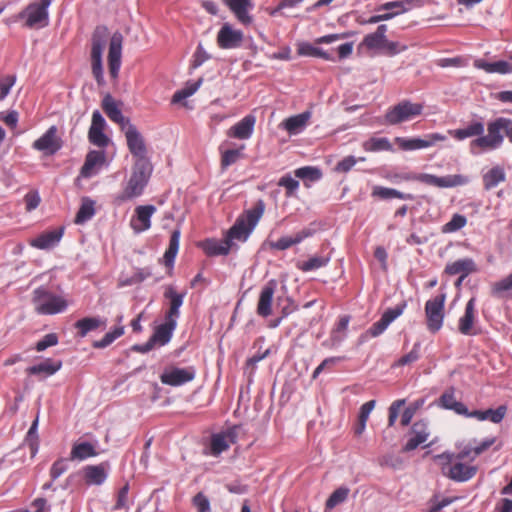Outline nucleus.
Segmentation results:
<instances>
[{"label":"nucleus","instance_id":"nucleus-1","mask_svg":"<svg viewBox=\"0 0 512 512\" xmlns=\"http://www.w3.org/2000/svg\"><path fill=\"white\" fill-rule=\"evenodd\" d=\"M108 41L109 74L113 80H116L121 67L123 35L118 31L110 35L106 26L98 25L91 36L90 60L92 75L99 86L105 84L102 56Z\"/></svg>","mask_w":512,"mask_h":512},{"label":"nucleus","instance_id":"nucleus-2","mask_svg":"<svg viewBox=\"0 0 512 512\" xmlns=\"http://www.w3.org/2000/svg\"><path fill=\"white\" fill-rule=\"evenodd\" d=\"M434 462L440 468L441 473L456 482H466L473 478L477 473V466L471 465L469 451H460L459 453L444 452L433 457Z\"/></svg>","mask_w":512,"mask_h":512},{"label":"nucleus","instance_id":"nucleus-3","mask_svg":"<svg viewBox=\"0 0 512 512\" xmlns=\"http://www.w3.org/2000/svg\"><path fill=\"white\" fill-rule=\"evenodd\" d=\"M264 211L265 203L260 199L251 209L245 210L237 217L235 223L225 234L232 246L234 241L245 242L249 238L262 218Z\"/></svg>","mask_w":512,"mask_h":512},{"label":"nucleus","instance_id":"nucleus-4","mask_svg":"<svg viewBox=\"0 0 512 512\" xmlns=\"http://www.w3.org/2000/svg\"><path fill=\"white\" fill-rule=\"evenodd\" d=\"M152 164L133 163L131 175L123 190L114 198L118 205L141 196L152 174Z\"/></svg>","mask_w":512,"mask_h":512},{"label":"nucleus","instance_id":"nucleus-5","mask_svg":"<svg viewBox=\"0 0 512 512\" xmlns=\"http://www.w3.org/2000/svg\"><path fill=\"white\" fill-rule=\"evenodd\" d=\"M507 118L499 117L494 121H491L487 125V135L478 137L470 142V151L472 154H480L485 151H491L499 148L504 141V137L501 134H506L507 129Z\"/></svg>","mask_w":512,"mask_h":512},{"label":"nucleus","instance_id":"nucleus-6","mask_svg":"<svg viewBox=\"0 0 512 512\" xmlns=\"http://www.w3.org/2000/svg\"><path fill=\"white\" fill-rule=\"evenodd\" d=\"M394 181H418L426 185L434 186L437 188H453L458 186L466 185L469 182V178L465 175L455 174L446 176H436L427 173H404L396 174L393 176Z\"/></svg>","mask_w":512,"mask_h":512},{"label":"nucleus","instance_id":"nucleus-7","mask_svg":"<svg viewBox=\"0 0 512 512\" xmlns=\"http://www.w3.org/2000/svg\"><path fill=\"white\" fill-rule=\"evenodd\" d=\"M32 303L35 311L41 315L58 314L68 307V302L63 296L57 295L43 286L33 291Z\"/></svg>","mask_w":512,"mask_h":512},{"label":"nucleus","instance_id":"nucleus-8","mask_svg":"<svg viewBox=\"0 0 512 512\" xmlns=\"http://www.w3.org/2000/svg\"><path fill=\"white\" fill-rule=\"evenodd\" d=\"M51 0H36L28 4L16 16L17 20L23 21V26L29 29H39L49 24L48 8Z\"/></svg>","mask_w":512,"mask_h":512},{"label":"nucleus","instance_id":"nucleus-9","mask_svg":"<svg viewBox=\"0 0 512 512\" xmlns=\"http://www.w3.org/2000/svg\"><path fill=\"white\" fill-rule=\"evenodd\" d=\"M446 293L442 292L426 301L424 312L426 327L429 332L437 333L443 326L445 318Z\"/></svg>","mask_w":512,"mask_h":512},{"label":"nucleus","instance_id":"nucleus-10","mask_svg":"<svg viewBox=\"0 0 512 512\" xmlns=\"http://www.w3.org/2000/svg\"><path fill=\"white\" fill-rule=\"evenodd\" d=\"M423 104L413 103L403 100L398 104L390 107L385 114V121L390 125H397L402 122L410 121L420 116L423 112Z\"/></svg>","mask_w":512,"mask_h":512},{"label":"nucleus","instance_id":"nucleus-11","mask_svg":"<svg viewBox=\"0 0 512 512\" xmlns=\"http://www.w3.org/2000/svg\"><path fill=\"white\" fill-rule=\"evenodd\" d=\"M123 132L125 134L128 150L135 158L134 163L142 162L143 164H151L147 157L148 150L145 139L136 126L133 124L128 125Z\"/></svg>","mask_w":512,"mask_h":512},{"label":"nucleus","instance_id":"nucleus-12","mask_svg":"<svg viewBox=\"0 0 512 512\" xmlns=\"http://www.w3.org/2000/svg\"><path fill=\"white\" fill-rule=\"evenodd\" d=\"M195 376L196 370L193 366L186 368L172 367L160 375V381L162 384L169 386H181L191 382Z\"/></svg>","mask_w":512,"mask_h":512},{"label":"nucleus","instance_id":"nucleus-13","mask_svg":"<svg viewBox=\"0 0 512 512\" xmlns=\"http://www.w3.org/2000/svg\"><path fill=\"white\" fill-rule=\"evenodd\" d=\"M406 307L407 303L403 301L397 304L395 307L385 310L381 318L373 323L368 329L367 332L369 335L371 337H378L381 335L395 319L403 314Z\"/></svg>","mask_w":512,"mask_h":512},{"label":"nucleus","instance_id":"nucleus-14","mask_svg":"<svg viewBox=\"0 0 512 512\" xmlns=\"http://www.w3.org/2000/svg\"><path fill=\"white\" fill-rule=\"evenodd\" d=\"M445 139L446 137L440 133H431L426 135L423 139L396 137L395 142L401 150L412 151L431 147L437 142L444 141Z\"/></svg>","mask_w":512,"mask_h":512},{"label":"nucleus","instance_id":"nucleus-15","mask_svg":"<svg viewBox=\"0 0 512 512\" xmlns=\"http://www.w3.org/2000/svg\"><path fill=\"white\" fill-rule=\"evenodd\" d=\"M237 427H231L226 431L213 434L210 440V455L219 456L222 452L229 449V447L234 444L237 440L238 431Z\"/></svg>","mask_w":512,"mask_h":512},{"label":"nucleus","instance_id":"nucleus-16","mask_svg":"<svg viewBox=\"0 0 512 512\" xmlns=\"http://www.w3.org/2000/svg\"><path fill=\"white\" fill-rule=\"evenodd\" d=\"M109 470L110 464L106 461L97 465L84 466L81 474L87 486H100L107 480Z\"/></svg>","mask_w":512,"mask_h":512},{"label":"nucleus","instance_id":"nucleus-17","mask_svg":"<svg viewBox=\"0 0 512 512\" xmlns=\"http://www.w3.org/2000/svg\"><path fill=\"white\" fill-rule=\"evenodd\" d=\"M106 126L105 119L101 113L96 110L92 114V123L89 128L88 138L89 141L100 148H104L109 143V138L104 134V128Z\"/></svg>","mask_w":512,"mask_h":512},{"label":"nucleus","instance_id":"nucleus-18","mask_svg":"<svg viewBox=\"0 0 512 512\" xmlns=\"http://www.w3.org/2000/svg\"><path fill=\"white\" fill-rule=\"evenodd\" d=\"M61 140L57 137V128L51 126L40 138L33 142L35 150L42 151L46 155H53L61 148Z\"/></svg>","mask_w":512,"mask_h":512},{"label":"nucleus","instance_id":"nucleus-19","mask_svg":"<svg viewBox=\"0 0 512 512\" xmlns=\"http://www.w3.org/2000/svg\"><path fill=\"white\" fill-rule=\"evenodd\" d=\"M154 205H140L135 208V214L130 220V226L136 233L147 231L151 227V217L156 212Z\"/></svg>","mask_w":512,"mask_h":512},{"label":"nucleus","instance_id":"nucleus-20","mask_svg":"<svg viewBox=\"0 0 512 512\" xmlns=\"http://www.w3.org/2000/svg\"><path fill=\"white\" fill-rule=\"evenodd\" d=\"M243 37L242 31L233 29L230 24L225 23L218 31L217 45L221 49L238 48L243 42Z\"/></svg>","mask_w":512,"mask_h":512},{"label":"nucleus","instance_id":"nucleus-21","mask_svg":"<svg viewBox=\"0 0 512 512\" xmlns=\"http://www.w3.org/2000/svg\"><path fill=\"white\" fill-rule=\"evenodd\" d=\"M223 3L233 13L235 18L243 25L252 23L250 11L253 9V0H223Z\"/></svg>","mask_w":512,"mask_h":512},{"label":"nucleus","instance_id":"nucleus-22","mask_svg":"<svg viewBox=\"0 0 512 512\" xmlns=\"http://www.w3.org/2000/svg\"><path fill=\"white\" fill-rule=\"evenodd\" d=\"M476 299L472 297L465 306L464 314L459 318L458 330L461 334L472 336L477 335L478 331L474 328L476 321Z\"/></svg>","mask_w":512,"mask_h":512},{"label":"nucleus","instance_id":"nucleus-23","mask_svg":"<svg viewBox=\"0 0 512 512\" xmlns=\"http://www.w3.org/2000/svg\"><path fill=\"white\" fill-rule=\"evenodd\" d=\"M276 286V281L270 280L261 289L256 310L259 316L266 318L272 314V303Z\"/></svg>","mask_w":512,"mask_h":512},{"label":"nucleus","instance_id":"nucleus-24","mask_svg":"<svg viewBox=\"0 0 512 512\" xmlns=\"http://www.w3.org/2000/svg\"><path fill=\"white\" fill-rule=\"evenodd\" d=\"M411 434L412 436L403 447L405 452L415 450L419 445L428 440L430 435L428 423L424 420L416 421L411 427Z\"/></svg>","mask_w":512,"mask_h":512},{"label":"nucleus","instance_id":"nucleus-25","mask_svg":"<svg viewBox=\"0 0 512 512\" xmlns=\"http://www.w3.org/2000/svg\"><path fill=\"white\" fill-rule=\"evenodd\" d=\"M105 153L103 151L92 150L87 153L85 162L80 170V176L90 178L97 174L99 169L105 163Z\"/></svg>","mask_w":512,"mask_h":512},{"label":"nucleus","instance_id":"nucleus-26","mask_svg":"<svg viewBox=\"0 0 512 512\" xmlns=\"http://www.w3.org/2000/svg\"><path fill=\"white\" fill-rule=\"evenodd\" d=\"M102 109L108 116V118L118 124L120 129L123 131L128 127V125H132L130 120L122 114V111L118 108L115 100L111 95H106L102 101Z\"/></svg>","mask_w":512,"mask_h":512},{"label":"nucleus","instance_id":"nucleus-27","mask_svg":"<svg viewBox=\"0 0 512 512\" xmlns=\"http://www.w3.org/2000/svg\"><path fill=\"white\" fill-rule=\"evenodd\" d=\"M164 297L169 300V308L165 312V319L174 320L180 316V307L183 304L185 293H178L174 287L167 286L164 291Z\"/></svg>","mask_w":512,"mask_h":512},{"label":"nucleus","instance_id":"nucleus-28","mask_svg":"<svg viewBox=\"0 0 512 512\" xmlns=\"http://www.w3.org/2000/svg\"><path fill=\"white\" fill-rule=\"evenodd\" d=\"M64 233V228L60 227L51 231H45L37 237L30 240L29 244L37 249H49L57 245Z\"/></svg>","mask_w":512,"mask_h":512},{"label":"nucleus","instance_id":"nucleus-29","mask_svg":"<svg viewBox=\"0 0 512 512\" xmlns=\"http://www.w3.org/2000/svg\"><path fill=\"white\" fill-rule=\"evenodd\" d=\"M255 123V116L247 115L232 127H230L227 131V135L231 138L240 140L249 139L254 131Z\"/></svg>","mask_w":512,"mask_h":512},{"label":"nucleus","instance_id":"nucleus-30","mask_svg":"<svg viewBox=\"0 0 512 512\" xmlns=\"http://www.w3.org/2000/svg\"><path fill=\"white\" fill-rule=\"evenodd\" d=\"M199 247L202 248L204 253L207 256H226L229 254L232 245L228 241L227 237L224 236L222 240H217L214 238L205 239L204 241L199 243Z\"/></svg>","mask_w":512,"mask_h":512},{"label":"nucleus","instance_id":"nucleus-31","mask_svg":"<svg viewBox=\"0 0 512 512\" xmlns=\"http://www.w3.org/2000/svg\"><path fill=\"white\" fill-rule=\"evenodd\" d=\"M387 31V25H379L375 32L367 34L363 38L359 45V48H365L367 50H383L387 38Z\"/></svg>","mask_w":512,"mask_h":512},{"label":"nucleus","instance_id":"nucleus-32","mask_svg":"<svg viewBox=\"0 0 512 512\" xmlns=\"http://www.w3.org/2000/svg\"><path fill=\"white\" fill-rule=\"evenodd\" d=\"M313 231L311 229H303L293 236H283L279 238L277 241L269 242V247L274 250L283 251L289 249L290 247L301 243L304 239L312 236Z\"/></svg>","mask_w":512,"mask_h":512},{"label":"nucleus","instance_id":"nucleus-33","mask_svg":"<svg viewBox=\"0 0 512 512\" xmlns=\"http://www.w3.org/2000/svg\"><path fill=\"white\" fill-rule=\"evenodd\" d=\"M176 326L177 322L174 320L165 319L164 323L155 328L152 336L150 337L152 342H154L156 346L166 345L171 340Z\"/></svg>","mask_w":512,"mask_h":512},{"label":"nucleus","instance_id":"nucleus-34","mask_svg":"<svg viewBox=\"0 0 512 512\" xmlns=\"http://www.w3.org/2000/svg\"><path fill=\"white\" fill-rule=\"evenodd\" d=\"M477 69L484 70L486 73H497L501 75L512 73V62L510 61H496L493 63L487 62L483 59H476L473 63Z\"/></svg>","mask_w":512,"mask_h":512},{"label":"nucleus","instance_id":"nucleus-35","mask_svg":"<svg viewBox=\"0 0 512 512\" xmlns=\"http://www.w3.org/2000/svg\"><path fill=\"white\" fill-rule=\"evenodd\" d=\"M311 115L312 114L310 111H305L295 116H291L282 122V126L289 134H298L306 127L311 118Z\"/></svg>","mask_w":512,"mask_h":512},{"label":"nucleus","instance_id":"nucleus-36","mask_svg":"<svg viewBox=\"0 0 512 512\" xmlns=\"http://www.w3.org/2000/svg\"><path fill=\"white\" fill-rule=\"evenodd\" d=\"M505 180V170L499 165L492 167L482 176L483 187L485 190H491Z\"/></svg>","mask_w":512,"mask_h":512},{"label":"nucleus","instance_id":"nucleus-37","mask_svg":"<svg viewBox=\"0 0 512 512\" xmlns=\"http://www.w3.org/2000/svg\"><path fill=\"white\" fill-rule=\"evenodd\" d=\"M95 446L89 442H76L73 444L70 452V460L83 461L85 459L97 456Z\"/></svg>","mask_w":512,"mask_h":512},{"label":"nucleus","instance_id":"nucleus-38","mask_svg":"<svg viewBox=\"0 0 512 512\" xmlns=\"http://www.w3.org/2000/svg\"><path fill=\"white\" fill-rule=\"evenodd\" d=\"M449 133L457 140H464L469 137H481L484 133V124L480 121L470 123L465 128L449 131Z\"/></svg>","mask_w":512,"mask_h":512},{"label":"nucleus","instance_id":"nucleus-39","mask_svg":"<svg viewBox=\"0 0 512 512\" xmlns=\"http://www.w3.org/2000/svg\"><path fill=\"white\" fill-rule=\"evenodd\" d=\"M472 271H474V262L471 259L457 260L445 267V273L448 275L461 274L460 280H463Z\"/></svg>","mask_w":512,"mask_h":512},{"label":"nucleus","instance_id":"nucleus-40","mask_svg":"<svg viewBox=\"0 0 512 512\" xmlns=\"http://www.w3.org/2000/svg\"><path fill=\"white\" fill-rule=\"evenodd\" d=\"M245 145H241L237 149H226L223 150L222 147H220V153H221V159H220V167L222 171H225L230 167L231 165L238 162L241 158L244 157V151Z\"/></svg>","mask_w":512,"mask_h":512},{"label":"nucleus","instance_id":"nucleus-41","mask_svg":"<svg viewBox=\"0 0 512 512\" xmlns=\"http://www.w3.org/2000/svg\"><path fill=\"white\" fill-rule=\"evenodd\" d=\"M362 148L366 152L393 151V146L386 137H371L362 143Z\"/></svg>","mask_w":512,"mask_h":512},{"label":"nucleus","instance_id":"nucleus-42","mask_svg":"<svg viewBox=\"0 0 512 512\" xmlns=\"http://www.w3.org/2000/svg\"><path fill=\"white\" fill-rule=\"evenodd\" d=\"M105 320L98 317H85L75 323L80 337H85L90 331L96 330L101 326H105Z\"/></svg>","mask_w":512,"mask_h":512},{"label":"nucleus","instance_id":"nucleus-43","mask_svg":"<svg viewBox=\"0 0 512 512\" xmlns=\"http://www.w3.org/2000/svg\"><path fill=\"white\" fill-rule=\"evenodd\" d=\"M61 366V361L46 359L37 365L29 367L27 372L31 375L45 374L46 376H50L56 373L61 368Z\"/></svg>","mask_w":512,"mask_h":512},{"label":"nucleus","instance_id":"nucleus-44","mask_svg":"<svg viewBox=\"0 0 512 512\" xmlns=\"http://www.w3.org/2000/svg\"><path fill=\"white\" fill-rule=\"evenodd\" d=\"M297 53L301 56L319 57L327 61L335 60L331 54L307 42H302L297 45Z\"/></svg>","mask_w":512,"mask_h":512},{"label":"nucleus","instance_id":"nucleus-45","mask_svg":"<svg viewBox=\"0 0 512 512\" xmlns=\"http://www.w3.org/2000/svg\"><path fill=\"white\" fill-rule=\"evenodd\" d=\"M95 214V202L90 198H83L81 206L75 216L76 224H83L90 220Z\"/></svg>","mask_w":512,"mask_h":512},{"label":"nucleus","instance_id":"nucleus-46","mask_svg":"<svg viewBox=\"0 0 512 512\" xmlns=\"http://www.w3.org/2000/svg\"><path fill=\"white\" fill-rule=\"evenodd\" d=\"M180 234V229H175L170 236L169 246L164 253V260L167 266H170L174 263L179 250Z\"/></svg>","mask_w":512,"mask_h":512},{"label":"nucleus","instance_id":"nucleus-47","mask_svg":"<svg viewBox=\"0 0 512 512\" xmlns=\"http://www.w3.org/2000/svg\"><path fill=\"white\" fill-rule=\"evenodd\" d=\"M329 261L330 258L327 256H313L307 261L298 262L296 267L303 272H309L325 267Z\"/></svg>","mask_w":512,"mask_h":512},{"label":"nucleus","instance_id":"nucleus-48","mask_svg":"<svg viewBox=\"0 0 512 512\" xmlns=\"http://www.w3.org/2000/svg\"><path fill=\"white\" fill-rule=\"evenodd\" d=\"M373 196H377L381 199L398 198L403 200H410L412 196L410 194H404L396 189L387 188L382 186H376L372 192Z\"/></svg>","mask_w":512,"mask_h":512},{"label":"nucleus","instance_id":"nucleus-49","mask_svg":"<svg viewBox=\"0 0 512 512\" xmlns=\"http://www.w3.org/2000/svg\"><path fill=\"white\" fill-rule=\"evenodd\" d=\"M350 489L348 487L341 486L337 488L326 500L325 509L332 510L337 505L345 502L348 498Z\"/></svg>","mask_w":512,"mask_h":512},{"label":"nucleus","instance_id":"nucleus-50","mask_svg":"<svg viewBox=\"0 0 512 512\" xmlns=\"http://www.w3.org/2000/svg\"><path fill=\"white\" fill-rule=\"evenodd\" d=\"M202 80L199 79L196 82L189 83L185 88L178 90L172 97V103H180L186 98L192 96L200 87Z\"/></svg>","mask_w":512,"mask_h":512},{"label":"nucleus","instance_id":"nucleus-51","mask_svg":"<svg viewBox=\"0 0 512 512\" xmlns=\"http://www.w3.org/2000/svg\"><path fill=\"white\" fill-rule=\"evenodd\" d=\"M467 224V218L461 214H454L449 222L442 226L443 233H453L462 229Z\"/></svg>","mask_w":512,"mask_h":512},{"label":"nucleus","instance_id":"nucleus-52","mask_svg":"<svg viewBox=\"0 0 512 512\" xmlns=\"http://www.w3.org/2000/svg\"><path fill=\"white\" fill-rule=\"evenodd\" d=\"M509 291H512V272L492 285V294L494 296L503 297Z\"/></svg>","mask_w":512,"mask_h":512},{"label":"nucleus","instance_id":"nucleus-53","mask_svg":"<svg viewBox=\"0 0 512 512\" xmlns=\"http://www.w3.org/2000/svg\"><path fill=\"white\" fill-rule=\"evenodd\" d=\"M124 334V327L118 326L115 327L112 331L107 332L103 338L94 343V347L96 348H105L113 343L117 338L121 337Z\"/></svg>","mask_w":512,"mask_h":512},{"label":"nucleus","instance_id":"nucleus-54","mask_svg":"<svg viewBox=\"0 0 512 512\" xmlns=\"http://www.w3.org/2000/svg\"><path fill=\"white\" fill-rule=\"evenodd\" d=\"M295 176L300 179H308L310 181H317L322 177L321 171L312 166H305L295 170Z\"/></svg>","mask_w":512,"mask_h":512},{"label":"nucleus","instance_id":"nucleus-55","mask_svg":"<svg viewBox=\"0 0 512 512\" xmlns=\"http://www.w3.org/2000/svg\"><path fill=\"white\" fill-rule=\"evenodd\" d=\"M277 305L281 309L282 318H286L298 309V305L289 296L278 297Z\"/></svg>","mask_w":512,"mask_h":512},{"label":"nucleus","instance_id":"nucleus-56","mask_svg":"<svg viewBox=\"0 0 512 512\" xmlns=\"http://www.w3.org/2000/svg\"><path fill=\"white\" fill-rule=\"evenodd\" d=\"M495 443V438H489L481 442L479 445L473 447V448H464V451L470 452V461H474L476 457H478L480 454H482L484 451L489 449L493 444Z\"/></svg>","mask_w":512,"mask_h":512},{"label":"nucleus","instance_id":"nucleus-57","mask_svg":"<svg viewBox=\"0 0 512 512\" xmlns=\"http://www.w3.org/2000/svg\"><path fill=\"white\" fill-rule=\"evenodd\" d=\"M16 82L15 75L0 76V101L3 100L10 92Z\"/></svg>","mask_w":512,"mask_h":512},{"label":"nucleus","instance_id":"nucleus-58","mask_svg":"<svg viewBox=\"0 0 512 512\" xmlns=\"http://www.w3.org/2000/svg\"><path fill=\"white\" fill-rule=\"evenodd\" d=\"M419 352H420V344L415 343L412 350L409 353H407L406 355H403L402 357H400L395 365L396 366H405V365H408V364H411V363L417 361L420 357Z\"/></svg>","mask_w":512,"mask_h":512},{"label":"nucleus","instance_id":"nucleus-59","mask_svg":"<svg viewBox=\"0 0 512 512\" xmlns=\"http://www.w3.org/2000/svg\"><path fill=\"white\" fill-rule=\"evenodd\" d=\"M129 484L126 483L117 493L116 502L112 508L113 511L124 509L128 506Z\"/></svg>","mask_w":512,"mask_h":512},{"label":"nucleus","instance_id":"nucleus-60","mask_svg":"<svg viewBox=\"0 0 512 512\" xmlns=\"http://www.w3.org/2000/svg\"><path fill=\"white\" fill-rule=\"evenodd\" d=\"M405 405V399H398L392 402L389 407L388 426H394L401 408Z\"/></svg>","mask_w":512,"mask_h":512},{"label":"nucleus","instance_id":"nucleus-61","mask_svg":"<svg viewBox=\"0 0 512 512\" xmlns=\"http://www.w3.org/2000/svg\"><path fill=\"white\" fill-rule=\"evenodd\" d=\"M278 185L286 189V196H292L298 189L299 182L292 178L290 175H284L280 178Z\"/></svg>","mask_w":512,"mask_h":512},{"label":"nucleus","instance_id":"nucleus-62","mask_svg":"<svg viewBox=\"0 0 512 512\" xmlns=\"http://www.w3.org/2000/svg\"><path fill=\"white\" fill-rule=\"evenodd\" d=\"M506 407L499 406L497 409H487L484 411V415L486 416V420H490L493 423H500L506 414Z\"/></svg>","mask_w":512,"mask_h":512},{"label":"nucleus","instance_id":"nucleus-63","mask_svg":"<svg viewBox=\"0 0 512 512\" xmlns=\"http://www.w3.org/2000/svg\"><path fill=\"white\" fill-rule=\"evenodd\" d=\"M58 343V336L55 333L46 334L39 340L35 346L38 352L46 350L48 347L55 346Z\"/></svg>","mask_w":512,"mask_h":512},{"label":"nucleus","instance_id":"nucleus-64","mask_svg":"<svg viewBox=\"0 0 512 512\" xmlns=\"http://www.w3.org/2000/svg\"><path fill=\"white\" fill-rule=\"evenodd\" d=\"M193 504L198 512H211L209 500L202 492L193 497Z\"/></svg>","mask_w":512,"mask_h":512}]
</instances>
